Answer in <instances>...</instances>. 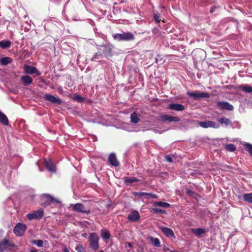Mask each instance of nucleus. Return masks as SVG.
<instances>
[{
    "instance_id": "1",
    "label": "nucleus",
    "mask_w": 252,
    "mask_h": 252,
    "mask_svg": "<svg viewBox=\"0 0 252 252\" xmlns=\"http://www.w3.org/2000/svg\"><path fill=\"white\" fill-rule=\"evenodd\" d=\"M113 38L118 41H127L134 40V35L130 32H123L122 33H116L113 35Z\"/></svg>"
},
{
    "instance_id": "2",
    "label": "nucleus",
    "mask_w": 252,
    "mask_h": 252,
    "mask_svg": "<svg viewBox=\"0 0 252 252\" xmlns=\"http://www.w3.org/2000/svg\"><path fill=\"white\" fill-rule=\"evenodd\" d=\"M99 236L96 233H92L89 235L90 246L94 251H96L99 248Z\"/></svg>"
},
{
    "instance_id": "3",
    "label": "nucleus",
    "mask_w": 252,
    "mask_h": 252,
    "mask_svg": "<svg viewBox=\"0 0 252 252\" xmlns=\"http://www.w3.org/2000/svg\"><path fill=\"white\" fill-rule=\"evenodd\" d=\"M40 198L43 202L48 204H61L62 203L59 199L54 198L50 194L47 193L41 194Z\"/></svg>"
},
{
    "instance_id": "4",
    "label": "nucleus",
    "mask_w": 252,
    "mask_h": 252,
    "mask_svg": "<svg viewBox=\"0 0 252 252\" xmlns=\"http://www.w3.org/2000/svg\"><path fill=\"white\" fill-rule=\"evenodd\" d=\"M45 100L53 104L61 105L63 104V100L58 96H55L49 94H45L43 97Z\"/></svg>"
},
{
    "instance_id": "5",
    "label": "nucleus",
    "mask_w": 252,
    "mask_h": 252,
    "mask_svg": "<svg viewBox=\"0 0 252 252\" xmlns=\"http://www.w3.org/2000/svg\"><path fill=\"white\" fill-rule=\"evenodd\" d=\"M157 119L158 121L169 122H178L180 119L178 117L170 116L168 114H163L158 117Z\"/></svg>"
},
{
    "instance_id": "6",
    "label": "nucleus",
    "mask_w": 252,
    "mask_h": 252,
    "mask_svg": "<svg viewBox=\"0 0 252 252\" xmlns=\"http://www.w3.org/2000/svg\"><path fill=\"white\" fill-rule=\"evenodd\" d=\"M98 49L103 53V57L107 58L112 56V48L110 45L101 46Z\"/></svg>"
},
{
    "instance_id": "7",
    "label": "nucleus",
    "mask_w": 252,
    "mask_h": 252,
    "mask_svg": "<svg viewBox=\"0 0 252 252\" xmlns=\"http://www.w3.org/2000/svg\"><path fill=\"white\" fill-rule=\"evenodd\" d=\"M187 95L189 97H192L195 99L199 98H208L210 97L209 94L207 93H198L197 91L194 92H187Z\"/></svg>"
},
{
    "instance_id": "8",
    "label": "nucleus",
    "mask_w": 252,
    "mask_h": 252,
    "mask_svg": "<svg viewBox=\"0 0 252 252\" xmlns=\"http://www.w3.org/2000/svg\"><path fill=\"white\" fill-rule=\"evenodd\" d=\"M26 225L22 223H18L14 228V232L17 236H21L26 230Z\"/></svg>"
},
{
    "instance_id": "9",
    "label": "nucleus",
    "mask_w": 252,
    "mask_h": 252,
    "mask_svg": "<svg viewBox=\"0 0 252 252\" xmlns=\"http://www.w3.org/2000/svg\"><path fill=\"white\" fill-rule=\"evenodd\" d=\"M217 107L222 110L228 111H232L234 109L233 106L226 101H218Z\"/></svg>"
},
{
    "instance_id": "10",
    "label": "nucleus",
    "mask_w": 252,
    "mask_h": 252,
    "mask_svg": "<svg viewBox=\"0 0 252 252\" xmlns=\"http://www.w3.org/2000/svg\"><path fill=\"white\" fill-rule=\"evenodd\" d=\"M199 125L201 127L205 128L208 127L218 128L220 127L219 125H218L216 122L211 121L200 122L199 123Z\"/></svg>"
},
{
    "instance_id": "11",
    "label": "nucleus",
    "mask_w": 252,
    "mask_h": 252,
    "mask_svg": "<svg viewBox=\"0 0 252 252\" xmlns=\"http://www.w3.org/2000/svg\"><path fill=\"white\" fill-rule=\"evenodd\" d=\"M43 215V210L39 209L32 213L28 214L27 218L29 220H32L33 219H40Z\"/></svg>"
},
{
    "instance_id": "12",
    "label": "nucleus",
    "mask_w": 252,
    "mask_h": 252,
    "mask_svg": "<svg viewBox=\"0 0 252 252\" xmlns=\"http://www.w3.org/2000/svg\"><path fill=\"white\" fill-rule=\"evenodd\" d=\"M24 68V71L26 74H32L34 73L37 75H39L40 74L39 71L35 67L30 66L28 64H25Z\"/></svg>"
},
{
    "instance_id": "13",
    "label": "nucleus",
    "mask_w": 252,
    "mask_h": 252,
    "mask_svg": "<svg viewBox=\"0 0 252 252\" xmlns=\"http://www.w3.org/2000/svg\"><path fill=\"white\" fill-rule=\"evenodd\" d=\"M136 194L139 197H142L143 199H146L147 200L156 199L158 198V196L156 194H153L152 193L139 192H137Z\"/></svg>"
},
{
    "instance_id": "14",
    "label": "nucleus",
    "mask_w": 252,
    "mask_h": 252,
    "mask_svg": "<svg viewBox=\"0 0 252 252\" xmlns=\"http://www.w3.org/2000/svg\"><path fill=\"white\" fill-rule=\"evenodd\" d=\"M168 109L171 110L176 111H182L185 110V106L181 104L178 103H171L168 105Z\"/></svg>"
},
{
    "instance_id": "15",
    "label": "nucleus",
    "mask_w": 252,
    "mask_h": 252,
    "mask_svg": "<svg viewBox=\"0 0 252 252\" xmlns=\"http://www.w3.org/2000/svg\"><path fill=\"white\" fill-rule=\"evenodd\" d=\"M160 228L163 234L167 237H172L174 238L175 237L174 233L171 229L166 227H160Z\"/></svg>"
},
{
    "instance_id": "16",
    "label": "nucleus",
    "mask_w": 252,
    "mask_h": 252,
    "mask_svg": "<svg viewBox=\"0 0 252 252\" xmlns=\"http://www.w3.org/2000/svg\"><path fill=\"white\" fill-rule=\"evenodd\" d=\"M108 160L109 163L115 167H117L119 165L120 163L118 161L115 154L112 153L109 155L108 157Z\"/></svg>"
},
{
    "instance_id": "17",
    "label": "nucleus",
    "mask_w": 252,
    "mask_h": 252,
    "mask_svg": "<svg viewBox=\"0 0 252 252\" xmlns=\"http://www.w3.org/2000/svg\"><path fill=\"white\" fill-rule=\"evenodd\" d=\"M127 218L131 221H136L140 219V215L137 211H133L128 215Z\"/></svg>"
},
{
    "instance_id": "18",
    "label": "nucleus",
    "mask_w": 252,
    "mask_h": 252,
    "mask_svg": "<svg viewBox=\"0 0 252 252\" xmlns=\"http://www.w3.org/2000/svg\"><path fill=\"white\" fill-rule=\"evenodd\" d=\"M32 78L29 75H23L21 77V81L23 85L29 86L32 82Z\"/></svg>"
},
{
    "instance_id": "19",
    "label": "nucleus",
    "mask_w": 252,
    "mask_h": 252,
    "mask_svg": "<svg viewBox=\"0 0 252 252\" xmlns=\"http://www.w3.org/2000/svg\"><path fill=\"white\" fill-rule=\"evenodd\" d=\"M45 166L46 168L51 172H56V166L50 160H45Z\"/></svg>"
},
{
    "instance_id": "20",
    "label": "nucleus",
    "mask_w": 252,
    "mask_h": 252,
    "mask_svg": "<svg viewBox=\"0 0 252 252\" xmlns=\"http://www.w3.org/2000/svg\"><path fill=\"white\" fill-rule=\"evenodd\" d=\"M238 88L245 93H252V87L248 85H240Z\"/></svg>"
},
{
    "instance_id": "21",
    "label": "nucleus",
    "mask_w": 252,
    "mask_h": 252,
    "mask_svg": "<svg viewBox=\"0 0 252 252\" xmlns=\"http://www.w3.org/2000/svg\"><path fill=\"white\" fill-rule=\"evenodd\" d=\"M186 193L189 196L194 198L197 201H199L201 199V197L200 196L189 189H186Z\"/></svg>"
},
{
    "instance_id": "22",
    "label": "nucleus",
    "mask_w": 252,
    "mask_h": 252,
    "mask_svg": "<svg viewBox=\"0 0 252 252\" xmlns=\"http://www.w3.org/2000/svg\"><path fill=\"white\" fill-rule=\"evenodd\" d=\"M0 123L4 126H8L9 121L7 116L0 111Z\"/></svg>"
},
{
    "instance_id": "23",
    "label": "nucleus",
    "mask_w": 252,
    "mask_h": 252,
    "mask_svg": "<svg viewBox=\"0 0 252 252\" xmlns=\"http://www.w3.org/2000/svg\"><path fill=\"white\" fill-rule=\"evenodd\" d=\"M72 210L77 212L88 213L90 212L89 209L84 208V206H72Z\"/></svg>"
},
{
    "instance_id": "24",
    "label": "nucleus",
    "mask_w": 252,
    "mask_h": 252,
    "mask_svg": "<svg viewBox=\"0 0 252 252\" xmlns=\"http://www.w3.org/2000/svg\"><path fill=\"white\" fill-rule=\"evenodd\" d=\"M123 180L124 182L127 184H131L134 182H138L139 181V180L136 177L130 178L127 176L124 177Z\"/></svg>"
},
{
    "instance_id": "25",
    "label": "nucleus",
    "mask_w": 252,
    "mask_h": 252,
    "mask_svg": "<svg viewBox=\"0 0 252 252\" xmlns=\"http://www.w3.org/2000/svg\"><path fill=\"white\" fill-rule=\"evenodd\" d=\"M11 45V42L9 41L6 40L0 41V47L2 49H7L10 47Z\"/></svg>"
},
{
    "instance_id": "26",
    "label": "nucleus",
    "mask_w": 252,
    "mask_h": 252,
    "mask_svg": "<svg viewBox=\"0 0 252 252\" xmlns=\"http://www.w3.org/2000/svg\"><path fill=\"white\" fill-rule=\"evenodd\" d=\"M218 122L221 125L224 124L225 126H228L229 125H232V123L229 119L222 117L218 120Z\"/></svg>"
},
{
    "instance_id": "27",
    "label": "nucleus",
    "mask_w": 252,
    "mask_h": 252,
    "mask_svg": "<svg viewBox=\"0 0 252 252\" xmlns=\"http://www.w3.org/2000/svg\"><path fill=\"white\" fill-rule=\"evenodd\" d=\"M130 122L132 124H137L140 121V119L137 117V114L135 112L130 115Z\"/></svg>"
},
{
    "instance_id": "28",
    "label": "nucleus",
    "mask_w": 252,
    "mask_h": 252,
    "mask_svg": "<svg viewBox=\"0 0 252 252\" xmlns=\"http://www.w3.org/2000/svg\"><path fill=\"white\" fill-rule=\"evenodd\" d=\"M12 62V59L10 57L2 58L0 59V63L2 65H6Z\"/></svg>"
},
{
    "instance_id": "29",
    "label": "nucleus",
    "mask_w": 252,
    "mask_h": 252,
    "mask_svg": "<svg viewBox=\"0 0 252 252\" xmlns=\"http://www.w3.org/2000/svg\"><path fill=\"white\" fill-rule=\"evenodd\" d=\"M192 232L197 237H199L200 235L204 234L206 232L204 229L199 228L196 229H193Z\"/></svg>"
},
{
    "instance_id": "30",
    "label": "nucleus",
    "mask_w": 252,
    "mask_h": 252,
    "mask_svg": "<svg viewBox=\"0 0 252 252\" xmlns=\"http://www.w3.org/2000/svg\"><path fill=\"white\" fill-rule=\"evenodd\" d=\"M8 243V241L7 239H4L2 241H0V252L4 251Z\"/></svg>"
},
{
    "instance_id": "31",
    "label": "nucleus",
    "mask_w": 252,
    "mask_h": 252,
    "mask_svg": "<svg viewBox=\"0 0 252 252\" xmlns=\"http://www.w3.org/2000/svg\"><path fill=\"white\" fill-rule=\"evenodd\" d=\"M243 199L247 203L252 204V192L244 194L243 195Z\"/></svg>"
},
{
    "instance_id": "32",
    "label": "nucleus",
    "mask_w": 252,
    "mask_h": 252,
    "mask_svg": "<svg viewBox=\"0 0 252 252\" xmlns=\"http://www.w3.org/2000/svg\"><path fill=\"white\" fill-rule=\"evenodd\" d=\"M101 235L104 240H107L110 237V234L108 230H102L101 232Z\"/></svg>"
},
{
    "instance_id": "33",
    "label": "nucleus",
    "mask_w": 252,
    "mask_h": 252,
    "mask_svg": "<svg viewBox=\"0 0 252 252\" xmlns=\"http://www.w3.org/2000/svg\"><path fill=\"white\" fill-rule=\"evenodd\" d=\"M245 149L252 156V144L249 143H245L244 144Z\"/></svg>"
},
{
    "instance_id": "34",
    "label": "nucleus",
    "mask_w": 252,
    "mask_h": 252,
    "mask_svg": "<svg viewBox=\"0 0 252 252\" xmlns=\"http://www.w3.org/2000/svg\"><path fill=\"white\" fill-rule=\"evenodd\" d=\"M102 57H103V53H101V52L98 49V52L97 53H96L94 55V56H93V57H92L91 60L94 61L95 59H99L102 58Z\"/></svg>"
},
{
    "instance_id": "35",
    "label": "nucleus",
    "mask_w": 252,
    "mask_h": 252,
    "mask_svg": "<svg viewBox=\"0 0 252 252\" xmlns=\"http://www.w3.org/2000/svg\"><path fill=\"white\" fill-rule=\"evenodd\" d=\"M225 149L230 152H234L236 150V147L233 144H228L225 146Z\"/></svg>"
},
{
    "instance_id": "36",
    "label": "nucleus",
    "mask_w": 252,
    "mask_h": 252,
    "mask_svg": "<svg viewBox=\"0 0 252 252\" xmlns=\"http://www.w3.org/2000/svg\"><path fill=\"white\" fill-rule=\"evenodd\" d=\"M151 211L153 213L155 214H164L165 213V211L163 210H162L159 208H151Z\"/></svg>"
},
{
    "instance_id": "37",
    "label": "nucleus",
    "mask_w": 252,
    "mask_h": 252,
    "mask_svg": "<svg viewBox=\"0 0 252 252\" xmlns=\"http://www.w3.org/2000/svg\"><path fill=\"white\" fill-rule=\"evenodd\" d=\"M151 241L153 242V244L154 246L158 247L160 246V242L158 238L152 237L151 238Z\"/></svg>"
},
{
    "instance_id": "38",
    "label": "nucleus",
    "mask_w": 252,
    "mask_h": 252,
    "mask_svg": "<svg viewBox=\"0 0 252 252\" xmlns=\"http://www.w3.org/2000/svg\"><path fill=\"white\" fill-rule=\"evenodd\" d=\"M74 100L78 102H82L84 101L85 98L80 95L76 94L73 97Z\"/></svg>"
},
{
    "instance_id": "39",
    "label": "nucleus",
    "mask_w": 252,
    "mask_h": 252,
    "mask_svg": "<svg viewBox=\"0 0 252 252\" xmlns=\"http://www.w3.org/2000/svg\"><path fill=\"white\" fill-rule=\"evenodd\" d=\"M32 244L37 245L39 247H42L43 246V242L41 240H32L31 242Z\"/></svg>"
},
{
    "instance_id": "40",
    "label": "nucleus",
    "mask_w": 252,
    "mask_h": 252,
    "mask_svg": "<svg viewBox=\"0 0 252 252\" xmlns=\"http://www.w3.org/2000/svg\"><path fill=\"white\" fill-rule=\"evenodd\" d=\"M160 14L158 13L154 15V19L157 23H158L160 22L161 19H160Z\"/></svg>"
},
{
    "instance_id": "41",
    "label": "nucleus",
    "mask_w": 252,
    "mask_h": 252,
    "mask_svg": "<svg viewBox=\"0 0 252 252\" xmlns=\"http://www.w3.org/2000/svg\"><path fill=\"white\" fill-rule=\"evenodd\" d=\"M164 158H165V160L167 162H172L173 161V159H172L173 156L172 155H166Z\"/></svg>"
},
{
    "instance_id": "42",
    "label": "nucleus",
    "mask_w": 252,
    "mask_h": 252,
    "mask_svg": "<svg viewBox=\"0 0 252 252\" xmlns=\"http://www.w3.org/2000/svg\"><path fill=\"white\" fill-rule=\"evenodd\" d=\"M132 246V245L130 243L127 242L126 243L125 248L128 251H129L131 250Z\"/></svg>"
},
{
    "instance_id": "43",
    "label": "nucleus",
    "mask_w": 252,
    "mask_h": 252,
    "mask_svg": "<svg viewBox=\"0 0 252 252\" xmlns=\"http://www.w3.org/2000/svg\"><path fill=\"white\" fill-rule=\"evenodd\" d=\"M154 205H170L168 203L163 202L161 201H157L154 203Z\"/></svg>"
},
{
    "instance_id": "44",
    "label": "nucleus",
    "mask_w": 252,
    "mask_h": 252,
    "mask_svg": "<svg viewBox=\"0 0 252 252\" xmlns=\"http://www.w3.org/2000/svg\"><path fill=\"white\" fill-rule=\"evenodd\" d=\"M76 250L79 252H82L83 251V248L81 246L79 245V246H78L76 248Z\"/></svg>"
},
{
    "instance_id": "45",
    "label": "nucleus",
    "mask_w": 252,
    "mask_h": 252,
    "mask_svg": "<svg viewBox=\"0 0 252 252\" xmlns=\"http://www.w3.org/2000/svg\"><path fill=\"white\" fill-rule=\"evenodd\" d=\"M217 8V7L216 6H212L210 10V12L212 13L214 12L215 10Z\"/></svg>"
},
{
    "instance_id": "46",
    "label": "nucleus",
    "mask_w": 252,
    "mask_h": 252,
    "mask_svg": "<svg viewBox=\"0 0 252 252\" xmlns=\"http://www.w3.org/2000/svg\"><path fill=\"white\" fill-rule=\"evenodd\" d=\"M64 252H68V250L67 249H65L64 250Z\"/></svg>"
},
{
    "instance_id": "47",
    "label": "nucleus",
    "mask_w": 252,
    "mask_h": 252,
    "mask_svg": "<svg viewBox=\"0 0 252 252\" xmlns=\"http://www.w3.org/2000/svg\"><path fill=\"white\" fill-rule=\"evenodd\" d=\"M75 205H82V204L81 203H78L75 204Z\"/></svg>"
},
{
    "instance_id": "48",
    "label": "nucleus",
    "mask_w": 252,
    "mask_h": 252,
    "mask_svg": "<svg viewBox=\"0 0 252 252\" xmlns=\"http://www.w3.org/2000/svg\"><path fill=\"white\" fill-rule=\"evenodd\" d=\"M99 252H104L102 250H100L99 251Z\"/></svg>"
},
{
    "instance_id": "49",
    "label": "nucleus",
    "mask_w": 252,
    "mask_h": 252,
    "mask_svg": "<svg viewBox=\"0 0 252 252\" xmlns=\"http://www.w3.org/2000/svg\"><path fill=\"white\" fill-rule=\"evenodd\" d=\"M163 207H169V206L168 205H167V206H163Z\"/></svg>"
}]
</instances>
